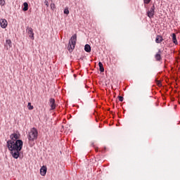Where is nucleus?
<instances>
[{
    "label": "nucleus",
    "instance_id": "15",
    "mask_svg": "<svg viewBox=\"0 0 180 180\" xmlns=\"http://www.w3.org/2000/svg\"><path fill=\"white\" fill-rule=\"evenodd\" d=\"M98 67L100 68L101 72H105V68H103V64L101 63V62L98 63Z\"/></svg>",
    "mask_w": 180,
    "mask_h": 180
},
{
    "label": "nucleus",
    "instance_id": "10",
    "mask_svg": "<svg viewBox=\"0 0 180 180\" xmlns=\"http://www.w3.org/2000/svg\"><path fill=\"white\" fill-rule=\"evenodd\" d=\"M155 58L156 61H161V60H162V58L161 57V50H159L155 55Z\"/></svg>",
    "mask_w": 180,
    "mask_h": 180
},
{
    "label": "nucleus",
    "instance_id": "13",
    "mask_svg": "<svg viewBox=\"0 0 180 180\" xmlns=\"http://www.w3.org/2000/svg\"><path fill=\"white\" fill-rule=\"evenodd\" d=\"M23 6H24V8H22V11L24 12H26L27 11L29 10V4H27V2H25L23 4Z\"/></svg>",
    "mask_w": 180,
    "mask_h": 180
},
{
    "label": "nucleus",
    "instance_id": "11",
    "mask_svg": "<svg viewBox=\"0 0 180 180\" xmlns=\"http://www.w3.org/2000/svg\"><path fill=\"white\" fill-rule=\"evenodd\" d=\"M164 41V39H162V37L160 35H157L155 39V43L160 44Z\"/></svg>",
    "mask_w": 180,
    "mask_h": 180
},
{
    "label": "nucleus",
    "instance_id": "17",
    "mask_svg": "<svg viewBox=\"0 0 180 180\" xmlns=\"http://www.w3.org/2000/svg\"><path fill=\"white\" fill-rule=\"evenodd\" d=\"M63 13H65V15H69L70 14V11L68 10V8H66L64 9Z\"/></svg>",
    "mask_w": 180,
    "mask_h": 180
},
{
    "label": "nucleus",
    "instance_id": "4",
    "mask_svg": "<svg viewBox=\"0 0 180 180\" xmlns=\"http://www.w3.org/2000/svg\"><path fill=\"white\" fill-rule=\"evenodd\" d=\"M26 30L29 37L32 39V40H34V33L33 32V29H32V27H27Z\"/></svg>",
    "mask_w": 180,
    "mask_h": 180
},
{
    "label": "nucleus",
    "instance_id": "8",
    "mask_svg": "<svg viewBox=\"0 0 180 180\" xmlns=\"http://www.w3.org/2000/svg\"><path fill=\"white\" fill-rule=\"evenodd\" d=\"M47 174V167L42 166L40 169V174L41 176H44Z\"/></svg>",
    "mask_w": 180,
    "mask_h": 180
},
{
    "label": "nucleus",
    "instance_id": "12",
    "mask_svg": "<svg viewBox=\"0 0 180 180\" xmlns=\"http://www.w3.org/2000/svg\"><path fill=\"white\" fill-rule=\"evenodd\" d=\"M172 41L174 44H178V41L176 40V34H175V33H173L172 34Z\"/></svg>",
    "mask_w": 180,
    "mask_h": 180
},
{
    "label": "nucleus",
    "instance_id": "14",
    "mask_svg": "<svg viewBox=\"0 0 180 180\" xmlns=\"http://www.w3.org/2000/svg\"><path fill=\"white\" fill-rule=\"evenodd\" d=\"M84 51H86V53H91V46H89V44H86L84 46Z\"/></svg>",
    "mask_w": 180,
    "mask_h": 180
},
{
    "label": "nucleus",
    "instance_id": "18",
    "mask_svg": "<svg viewBox=\"0 0 180 180\" xmlns=\"http://www.w3.org/2000/svg\"><path fill=\"white\" fill-rule=\"evenodd\" d=\"M50 6L52 11H54V9H56V4L54 3L51 4Z\"/></svg>",
    "mask_w": 180,
    "mask_h": 180
},
{
    "label": "nucleus",
    "instance_id": "20",
    "mask_svg": "<svg viewBox=\"0 0 180 180\" xmlns=\"http://www.w3.org/2000/svg\"><path fill=\"white\" fill-rule=\"evenodd\" d=\"M0 5L4 6V5H5V0H0Z\"/></svg>",
    "mask_w": 180,
    "mask_h": 180
},
{
    "label": "nucleus",
    "instance_id": "19",
    "mask_svg": "<svg viewBox=\"0 0 180 180\" xmlns=\"http://www.w3.org/2000/svg\"><path fill=\"white\" fill-rule=\"evenodd\" d=\"M150 2H151V0H143V4H145L146 5H148Z\"/></svg>",
    "mask_w": 180,
    "mask_h": 180
},
{
    "label": "nucleus",
    "instance_id": "6",
    "mask_svg": "<svg viewBox=\"0 0 180 180\" xmlns=\"http://www.w3.org/2000/svg\"><path fill=\"white\" fill-rule=\"evenodd\" d=\"M0 25L2 29H6V27L8 26V21L4 18H1L0 20Z\"/></svg>",
    "mask_w": 180,
    "mask_h": 180
},
{
    "label": "nucleus",
    "instance_id": "21",
    "mask_svg": "<svg viewBox=\"0 0 180 180\" xmlns=\"http://www.w3.org/2000/svg\"><path fill=\"white\" fill-rule=\"evenodd\" d=\"M44 4H45L46 8H49V1L48 0H45Z\"/></svg>",
    "mask_w": 180,
    "mask_h": 180
},
{
    "label": "nucleus",
    "instance_id": "2",
    "mask_svg": "<svg viewBox=\"0 0 180 180\" xmlns=\"http://www.w3.org/2000/svg\"><path fill=\"white\" fill-rule=\"evenodd\" d=\"M77 44V34H75L69 40V44L68 45V50L70 53L75 49V45Z\"/></svg>",
    "mask_w": 180,
    "mask_h": 180
},
{
    "label": "nucleus",
    "instance_id": "9",
    "mask_svg": "<svg viewBox=\"0 0 180 180\" xmlns=\"http://www.w3.org/2000/svg\"><path fill=\"white\" fill-rule=\"evenodd\" d=\"M5 47H6L7 50L12 49V41L11 39H6Z\"/></svg>",
    "mask_w": 180,
    "mask_h": 180
},
{
    "label": "nucleus",
    "instance_id": "23",
    "mask_svg": "<svg viewBox=\"0 0 180 180\" xmlns=\"http://www.w3.org/2000/svg\"><path fill=\"white\" fill-rule=\"evenodd\" d=\"M157 84H158V86H161V82L158 81V82H157Z\"/></svg>",
    "mask_w": 180,
    "mask_h": 180
},
{
    "label": "nucleus",
    "instance_id": "5",
    "mask_svg": "<svg viewBox=\"0 0 180 180\" xmlns=\"http://www.w3.org/2000/svg\"><path fill=\"white\" fill-rule=\"evenodd\" d=\"M155 6H153L150 8V10L149 11H148V18H150V19H151V18H154V15H155Z\"/></svg>",
    "mask_w": 180,
    "mask_h": 180
},
{
    "label": "nucleus",
    "instance_id": "7",
    "mask_svg": "<svg viewBox=\"0 0 180 180\" xmlns=\"http://www.w3.org/2000/svg\"><path fill=\"white\" fill-rule=\"evenodd\" d=\"M49 105L51 107V110H54V109H56V100L54 98L49 99Z\"/></svg>",
    "mask_w": 180,
    "mask_h": 180
},
{
    "label": "nucleus",
    "instance_id": "1",
    "mask_svg": "<svg viewBox=\"0 0 180 180\" xmlns=\"http://www.w3.org/2000/svg\"><path fill=\"white\" fill-rule=\"evenodd\" d=\"M10 139L11 140L7 141V148L11 151L13 158L18 160L23 147V141L19 139H20V134L16 131L10 136Z\"/></svg>",
    "mask_w": 180,
    "mask_h": 180
},
{
    "label": "nucleus",
    "instance_id": "16",
    "mask_svg": "<svg viewBox=\"0 0 180 180\" xmlns=\"http://www.w3.org/2000/svg\"><path fill=\"white\" fill-rule=\"evenodd\" d=\"M27 108H28L29 110H33V109L34 108V107H33V105H32V103H28Z\"/></svg>",
    "mask_w": 180,
    "mask_h": 180
},
{
    "label": "nucleus",
    "instance_id": "3",
    "mask_svg": "<svg viewBox=\"0 0 180 180\" xmlns=\"http://www.w3.org/2000/svg\"><path fill=\"white\" fill-rule=\"evenodd\" d=\"M39 136V131L36 128H32L30 129L28 133V140L29 141H34V140H37V137Z\"/></svg>",
    "mask_w": 180,
    "mask_h": 180
},
{
    "label": "nucleus",
    "instance_id": "22",
    "mask_svg": "<svg viewBox=\"0 0 180 180\" xmlns=\"http://www.w3.org/2000/svg\"><path fill=\"white\" fill-rule=\"evenodd\" d=\"M118 99H119L120 102H123V96H119Z\"/></svg>",
    "mask_w": 180,
    "mask_h": 180
}]
</instances>
